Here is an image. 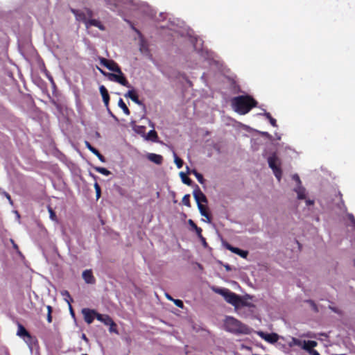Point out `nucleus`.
<instances>
[{"instance_id": "20e7f679", "label": "nucleus", "mask_w": 355, "mask_h": 355, "mask_svg": "<svg viewBox=\"0 0 355 355\" xmlns=\"http://www.w3.org/2000/svg\"><path fill=\"white\" fill-rule=\"evenodd\" d=\"M269 166L272 168L275 177L280 181L282 177V171L280 169V161L276 155L270 157L268 159Z\"/></svg>"}, {"instance_id": "4c0bfd02", "label": "nucleus", "mask_w": 355, "mask_h": 355, "mask_svg": "<svg viewBox=\"0 0 355 355\" xmlns=\"http://www.w3.org/2000/svg\"><path fill=\"white\" fill-rule=\"evenodd\" d=\"M61 294L62 296L67 297L68 298V300H67V303L70 305L71 298L70 297L69 292L67 291H62Z\"/></svg>"}, {"instance_id": "052dcab7", "label": "nucleus", "mask_w": 355, "mask_h": 355, "mask_svg": "<svg viewBox=\"0 0 355 355\" xmlns=\"http://www.w3.org/2000/svg\"><path fill=\"white\" fill-rule=\"evenodd\" d=\"M202 241V243L203 244V245L205 246L207 245V243L206 244L204 243V241Z\"/></svg>"}, {"instance_id": "473e14b6", "label": "nucleus", "mask_w": 355, "mask_h": 355, "mask_svg": "<svg viewBox=\"0 0 355 355\" xmlns=\"http://www.w3.org/2000/svg\"><path fill=\"white\" fill-rule=\"evenodd\" d=\"M193 230H195L200 241H204V243L206 244L205 239L202 235V229L197 226Z\"/></svg>"}, {"instance_id": "6e6552de", "label": "nucleus", "mask_w": 355, "mask_h": 355, "mask_svg": "<svg viewBox=\"0 0 355 355\" xmlns=\"http://www.w3.org/2000/svg\"><path fill=\"white\" fill-rule=\"evenodd\" d=\"M82 313L84 316V319L87 324H91L94 318H96L97 312L94 310H92L89 309H83L82 310Z\"/></svg>"}, {"instance_id": "9d476101", "label": "nucleus", "mask_w": 355, "mask_h": 355, "mask_svg": "<svg viewBox=\"0 0 355 355\" xmlns=\"http://www.w3.org/2000/svg\"><path fill=\"white\" fill-rule=\"evenodd\" d=\"M193 195L197 205L202 204V202L206 203L207 202L205 195L200 191L199 188L193 190Z\"/></svg>"}, {"instance_id": "4468645a", "label": "nucleus", "mask_w": 355, "mask_h": 355, "mask_svg": "<svg viewBox=\"0 0 355 355\" xmlns=\"http://www.w3.org/2000/svg\"><path fill=\"white\" fill-rule=\"evenodd\" d=\"M317 345V342L314 340H303L301 348L306 350L307 352H309L313 349V348L316 347Z\"/></svg>"}, {"instance_id": "603ef678", "label": "nucleus", "mask_w": 355, "mask_h": 355, "mask_svg": "<svg viewBox=\"0 0 355 355\" xmlns=\"http://www.w3.org/2000/svg\"><path fill=\"white\" fill-rule=\"evenodd\" d=\"M110 332H116L114 327L110 326Z\"/></svg>"}, {"instance_id": "5701e85b", "label": "nucleus", "mask_w": 355, "mask_h": 355, "mask_svg": "<svg viewBox=\"0 0 355 355\" xmlns=\"http://www.w3.org/2000/svg\"><path fill=\"white\" fill-rule=\"evenodd\" d=\"M28 334H29V333L27 331V330L21 324H18L17 335L23 338Z\"/></svg>"}, {"instance_id": "412c9836", "label": "nucleus", "mask_w": 355, "mask_h": 355, "mask_svg": "<svg viewBox=\"0 0 355 355\" xmlns=\"http://www.w3.org/2000/svg\"><path fill=\"white\" fill-rule=\"evenodd\" d=\"M227 79V81L231 87V89H240L241 85H240L236 77H234V78L228 77Z\"/></svg>"}, {"instance_id": "2f4dec72", "label": "nucleus", "mask_w": 355, "mask_h": 355, "mask_svg": "<svg viewBox=\"0 0 355 355\" xmlns=\"http://www.w3.org/2000/svg\"><path fill=\"white\" fill-rule=\"evenodd\" d=\"M263 115L269 120L270 124L272 126H274V127L277 126L276 120L271 116L270 113L265 111L263 113Z\"/></svg>"}, {"instance_id": "b1692460", "label": "nucleus", "mask_w": 355, "mask_h": 355, "mask_svg": "<svg viewBox=\"0 0 355 355\" xmlns=\"http://www.w3.org/2000/svg\"><path fill=\"white\" fill-rule=\"evenodd\" d=\"M126 97H129L134 102L137 104H140V101L138 99V97L135 93V90H129L128 92L125 95Z\"/></svg>"}, {"instance_id": "c9c22d12", "label": "nucleus", "mask_w": 355, "mask_h": 355, "mask_svg": "<svg viewBox=\"0 0 355 355\" xmlns=\"http://www.w3.org/2000/svg\"><path fill=\"white\" fill-rule=\"evenodd\" d=\"M83 11H85L86 14L87 19H89L93 17V12L91 9L85 8Z\"/></svg>"}, {"instance_id": "37998d69", "label": "nucleus", "mask_w": 355, "mask_h": 355, "mask_svg": "<svg viewBox=\"0 0 355 355\" xmlns=\"http://www.w3.org/2000/svg\"><path fill=\"white\" fill-rule=\"evenodd\" d=\"M188 223L189 225L191 226V227L194 230L195 228H196L197 225L195 224V223L191 220V219H189L188 220Z\"/></svg>"}, {"instance_id": "de8ad7c7", "label": "nucleus", "mask_w": 355, "mask_h": 355, "mask_svg": "<svg viewBox=\"0 0 355 355\" xmlns=\"http://www.w3.org/2000/svg\"><path fill=\"white\" fill-rule=\"evenodd\" d=\"M47 321L49 322H51V321H52L51 313H48V314H47Z\"/></svg>"}, {"instance_id": "13d9d810", "label": "nucleus", "mask_w": 355, "mask_h": 355, "mask_svg": "<svg viewBox=\"0 0 355 355\" xmlns=\"http://www.w3.org/2000/svg\"><path fill=\"white\" fill-rule=\"evenodd\" d=\"M99 89H106V88L105 87V86H103V85H101V86L99 87Z\"/></svg>"}, {"instance_id": "c03bdc74", "label": "nucleus", "mask_w": 355, "mask_h": 355, "mask_svg": "<svg viewBox=\"0 0 355 355\" xmlns=\"http://www.w3.org/2000/svg\"><path fill=\"white\" fill-rule=\"evenodd\" d=\"M95 155L97 156V157L102 162H105V158L98 151V153H96Z\"/></svg>"}, {"instance_id": "c756f323", "label": "nucleus", "mask_w": 355, "mask_h": 355, "mask_svg": "<svg viewBox=\"0 0 355 355\" xmlns=\"http://www.w3.org/2000/svg\"><path fill=\"white\" fill-rule=\"evenodd\" d=\"M173 157H174V162L175 163L177 167L178 168H180L182 167L183 165V161L178 157L176 153L173 152Z\"/></svg>"}, {"instance_id": "2eb2a0df", "label": "nucleus", "mask_w": 355, "mask_h": 355, "mask_svg": "<svg viewBox=\"0 0 355 355\" xmlns=\"http://www.w3.org/2000/svg\"><path fill=\"white\" fill-rule=\"evenodd\" d=\"M146 157L148 160L157 164H161L163 161L162 156L155 153H148Z\"/></svg>"}, {"instance_id": "ea45409f", "label": "nucleus", "mask_w": 355, "mask_h": 355, "mask_svg": "<svg viewBox=\"0 0 355 355\" xmlns=\"http://www.w3.org/2000/svg\"><path fill=\"white\" fill-rule=\"evenodd\" d=\"M173 302H174V304L180 307V308H183L184 305H183V302L182 301H181L180 300H175L174 299V300H173Z\"/></svg>"}, {"instance_id": "a18cd8bd", "label": "nucleus", "mask_w": 355, "mask_h": 355, "mask_svg": "<svg viewBox=\"0 0 355 355\" xmlns=\"http://www.w3.org/2000/svg\"><path fill=\"white\" fill-rule=\"evenodd\" d=\"M309 353L310 355H320V354L315 349H312Z\"/></svg>"}, {"instance_id": "a878e982", "label": "nucleus", "mask_w": 355, "mask_h": 355, "mask_svg": "<svg viewBox=\"0 0 355 355\" xmlns=\"http://www.w3.org/2000/svg\"><path fill=\"white\" fill-rule=\"evenodd\" d=\"M105 105L107 107L109 104V94L107 90H100Z\"/></svg>"}, {"instance_id": "9b49d317", "label": "nucleus", "mask_w": 355, "mask_h": 355, "mask_svg": "<svg viewBox=\"0 0 355 355\" xmlns=\"http://www.w3.org/2000/svg\"><path fill=\"white\" fill-rule=\"evenodd\" d=\"M70 10L74 15L76 20L83 21L86 24V22L88 21V19H87V16L85 11L74 8H71Z\"/></svg>"}, {"instance_id": "a211bd4d", "label": "nucleus", "mask_w": 355, "mask_h": 355, "mask_svg": "<svg viewBox=\"0 0 355 355\" xmlns=\"http://www.w3.org/2000/svg\"><path fill=\"white\" fill-rule=\"evenodd\" d=\"M24 341L28 345L30 350L32 352L33 347L36 343V339L31 336V334L26 335V336L22 338Z\"/></svg>"}, {"instance_id": "6ab92c4d", "label": "nucleus", "mask_w": 355, "mask_h": 355, "mask_svg": "<svg viewBox=\"0 0 355 355\" xmlns=\"http://www.w3.org/2000/svg\"><path fill=\"white\" fill-rule=\"evenodd\" d=\"M295 191L297 193L298 199L306 198V190L301 184L297 185L295 188Z\"/></svg>"}, {"instance_id": "39448f33", "label": "nucleus", "mask_w": 355, "mask_h": 355, "mask_svg": "<svg viewBox=\"0 0 355 355\" xmlns=\"http://www.w3.org/2000/svg\"><path fill=\"white\" fill-rule=\"evenodd\" d=\"M256 333L265 341L271 344L277 343L279 340V335L275 333L268 334L261 331H257Z\"/></svg>"}, {"instance_id": "dca6fc26", "label": "nucleus", "mask_w": 355, "mask_h": 355, "mask_svg": "<svg viewBox=\"0 0 355 355\" xmlns=\"http://www.w3.org/2000/svg\"><path fill=\"white\" fill-rule=\"evenodd\" d=\"M130 125L132 130L137 134L141 135L143 137L145 136L146 128L143 125H136L135 121L130 123Z\"/></svg>"}, {"instance_id": "f704fd0d", "label": "nucleus", "mask_w": 355, "mask_h": 355, "mask_svg": "<svg viewBox=\"0 0 355 355\" xmlns=\"http://www.w3.org/2000/svg\"><path fill=\"white\" fill-rule=\"evenodd\" d=\"M189 195H185L182 198V203L187 207H190Z\"/></svg>"}, {"instance_id": "bb28decb", "label": "nucleus", "mask_w": 355, "mask_h": 355, "mask_svg": "<svg viewBox=\"0 0 355 355\" xmlns=\"http://www.w3.org/2000/svg\"><path fill=\"white\" fill-rule=\"evenodd\" d=\"M118 105L123 110V112L126 115L130 114V111H129L128 107L126 106L125 103L123 102V101L121 98L119 99Z\"/></svg>"}, {"instance_id": "4d7b16f0", "label": "nucleus", "mask_w": 355, "mask_h": 355, "mask_svg": "<svg viewBox=\"0 0 355 355\" xmlns=\"http://www.w3.org/2000/svg\"><path fill=\"white\" fill-rule=\"evenodd\" d=\"M149 125L151 128H154V124L152 122L149 121Z\"/></svg>"}, {"instance_id": "5fc2aeb1", "label": "nucleus", "mask_w": 355, "mask_h": 355, "mask_svg": "<svg viewBox=\"0 0 355 355\" xmlns=\"http://www.w3.org/2000/svg\"><path fill=\"white\" fill-rule=\"evenodd\" d=\"M5 195H6V198L8 199V200L11 202V199H10V195H9V194H8V193H6Z\"/></svg>"}, {"instance_id": "49530a36", "label": "nucleus", "mask_w": 355, "mask_h": 355, "mask_svg": "<svg viewBox=\"0 0 355 355\" xmlns=\"http://www.w3.org/2000/svg\"><path fill=\"white\" fill-rule=\"evenodd\" d=\"M140 50L141 51H144L147 50V48L144 46V44L143 42H141V43Z\"/></svg>"}, {"instance_id": "7c9ffc66", "label": "nucleus", "mask_w": 355, "mask_h": 355, "mask_svg": "<svg viewBox=\"0 0 355 355\" xmlns=\"http://www.w3.org/2000/svg\"><path fill=\"white\" fill-rule=\"evenodd\" d=\"M192 174H193L195 175V177L196 178V179L198 180V181L200 183V184H203L204 182H205V180L203 178V176L202 174L198 173L196 171V170L195 169H192Z\"/></svg>"}, {"instance_id": "3c124183", "label": "nucleus", "mask_w": 355, "mask_h": 355, "mask_svg": "<svg viewBox=\"0 0 355 355\" xmlns=\"http://www.w3.org/2000/svg\"><path fill=\"white\" fill-rule=\"evenodd\" d=\"M306 203L307 205H311L313 204V201L311 200H306Z\"/></svg>"}, {"instance_id": "aec40b11", "label": "nucleus", "mask_w": 355, "mask_h": 355, "mask_svg": "<svg viewBox=\"0 0 355 355\" xmlns=\"http://www.w3.org/2000/svg\"><path fill=\"white\" fill-rule=\"evenodd\" d=\"M157 132H155V130H150L148 134H145V136L144 137V138L146 139V140H150V141H154V142H156L157 141Z\"/></svg>"}, {"instance_id": "f257e3e1", "label": "nucleus", "mask_w": 355, "mask_h": 355, "mask_svg": "<svg viewBox=\"0 0 355 355\" xmlns=\"http://www.w3.org/2000/svg\"><path fill=\"white\" fill-rule=\"evenodd\" d=\"M232 109L239 114H245L257 105V102L250 96H240L232 99Z\"/></svg>"}, {"instance_id": "0eeeda50", "label": "nucleus", "mask_w": 355, "mask_h": 355, "mask_svg": "<svg viewBox=\"0 0 355 355\" xmlns=\"http://www.w3.org/2000/svg\"><path fill=\"white\" fill-rule=\"evenodd\" d=\"M116 74L110 73V79L112 80H114L119 83H120L121 85L127 87L128 82L126 80L125 77L124 76L123 73H122L121 70L120 69V72H116Z\"/></svg>"}, {"instance_id": "4be33fe9", "label": "nucleus", "mask_w": 355, "mask_h": 355, "mask_svg": "<svg viewBox=\"0 0 355 355\" xmlns=\"http://www.w3.org/2000/svg\"><path fill=\"white\" fill-rule=\"evenodd\" d=\"M197 205H198V208L199 209L200 214L207 218V220H206L207 222L210 223L211 219H210V217L206 210V207L202 204H199Z\"/></svg>"}, {"instance_id": "8fccbe9b", "label": "nucleus", "mask_w": 355, "mask_h": 355, "mask_svg": "<svg viewBox=\"0 0 355 355\" xmlns=\"http://www.w3.org/2000/svg\"><path fill=\"white\" fill-rule=\"evenodd\" d=\"M186 170H187V173H186L187 174H192V170H191V169H190V168H189V166H187V167H186Z\"/></svg>"}, {"instance_id": "09e8293b", "label": "nucleus", "mask_w": 355, "mask_h": 355, "mask_svg": "<svg viewBox=\"0 0 355 355\" xmlns=\"http://www.w3.org/2000/svg\"><path fill=\"white\" fill-rule=\"evenodd\" d=\"M165 296L166 297L168 300H171V301H173L174 300V299L168 293H166L165 294Z\"/></svg>"}, {"instance_id": "f03ea898", "label": "nucleus", "mask_w": 355, "mask_h": 355, "mask_svg": "<svg viewBox=\"0 0 355 355\" xmlns=\"http://www.w3.org/2000/svg\"><path fill=\"white\" fill-rule=\"evenodd\" d=\"M223 325L225 331L236 335L250 334L252 332L250 327L232 316L225 318Z\"/></svg>"}, {"instance_id": "cd10ccee", "label": "nucleus", "mask_w": 355, "mask_h": 355, "mask_svg": "<svg viewBox=\"0 0 355 355\" xmlns=\"http://www.w3.org/2000/svg\"><path fill=\"white\" fill-rule=\"evenodd\" d=\"M187 174L184 172L180 173V177L181 178L182 182L187 185H190L191 180L187 176Z\"/></svg>"}, {"instance_id": "72a5a7b5", "label": "nucleus", "mask_w": 355, "mask_h": 355, "mask_svg": "<svg viewBox=\"0 0 355 355\" xmlns=\"http://www.w3.org/2000/svg\"><path fill=\"white\" fill-rule=\"evenodd\" d=\"M85 146L92 153H94V155L96 153H98V150L94 148V147L92 146V145L88 142V141H85Z\"/></svg>"}, {"instance_id": "ddd939ff", "label": "nucleus", "mask_w": 355, "mask_h": 355, "mask_svg": "<svg viewBox=\"0 0 355 355\" xmlns=\"http://www.w3.org/2000/svg\"><path fill=\"white\" fill-rule=\"evenodd\" d=\"M96 319L104 323L105 325L115 327V323L107 315H103L97 313Z\"/></svg>"}, {"instance_id": "a19ab883", "label": "nucleus", "mask_w": 355, "mask_h": 355, "mask_svg": "<svg viewBox=\"0 0 355 355\" xmlns=\"http://www.w3.org/2000/svg\"><path fill=\"white\" fill-rule=\"evenodd\" d=\"M348 219L351 221L352 225L355 228V218L352 214L347 215Z\"/></svg>"}, {"instance_id": "6e6d98bb", "label": "nucleus", "mask_w": 355, "mask_h": 355, "mask_svg": "<svg viewBox=\"0 0 355 355\" xmlns=\"http://www.w3.org/2000/svg\"><path fill=\"white\" fill-rule=\"evenodd\" d=\"M82 338H83V340H85V341H87V337H86V336H85V334H83V335H82Z\"/></svg>"}, {"instance_id": "f8f14e48", "label": "nucleus", "mask_w": 355, "mask_h": 355, "mask_svg": "<svg viewBox=\"0 0 355 355\" xmlns=\"http://www.w3.org/2000/svg\"><path fill=\"white\" fill-rule=\"evenodd\" d=\"M82 277L85 283L89 284H94L96 282L95 277L93 275L91 270H85L83 272Z\"/></svg>"}, {"instance_id": "f3484780", "label": "nucleus", "mask_w": 355, "mask_h": 355, "mask_svg": "<svg viewBox=\"0 0 355 355\" xmlns=\"http://www.w3.org/2000/svg\"><path fill=\"white\" fill-rule=\"evenodd\" d=\"M85 26L87 28H89V27L93 26L98 27L101 30H104L103 26L101 24V23L98 20L94 19L92 18L88 19V21L86 22Z\"/></svg>"}, {"instance_id": "58836bf2", "label": "nucleus", "mask_w": 355, "mask_h": 355, "mask_svg": "<svg viewBox=\"0 0 355 355\" xmlns=\"http://www.w3.org/2000/svg\"><path fill=\"white\" fill-rule=\"evenodd\" d=\"M49 212L50 214V218L52 220H56L57 218H56L55 214L51 207H49Z\"/></svg>"}, {"instance_id": "c85d7f7f", "label": "nucleus", "mask_w": 355, "mask_h": 355, "mask_svg": "<svg viewBox=\"0 0 355 355\" xmlns=\"http://www.w3.org/2000/svg\"><path fill=\"white\" fill-rule=\"evenodd\" d=\"M94 169L96 171H97L104 175H106V176L110 175V173H111L110 171H108L107 168H103V167L97 166V167H95Z\"/></svg>"}, {"instance_id": "79ce46f5", "label": "nucleus", "mask_w": 355, "mask_h": 355, "mask_svg": "<svg viewBox=\"0 0 355 355\" xmlns=\"http://www.w3.org/2000/svg\"><path fill=\"white\" fill-rule=\"evenodd\" d=\"M292 178L296 182L297 185L301 184L300 177L297 174L293 175Z\"/></svg>"}, {"instance_id": "7ed1b4c3", "label": "nucleus", "mask_w": 355, "mask_h": 355, "mask_svg": "<svg viewBox=\"0 0 355 355\" xmlns=\"http://www.w3.org/2000/svg\"><path fill=\"white\" fill-rule=\"evenodd\" d=\"M213 291L216 293L222 295L227 303L232 304L235 308H239L246 305L241 296L227 288H213Z\"/></svg>"}, {"instance_id": "393cba45", "label": "nucleus", "mask_w": 355, "mask_h": 355, "mask_svg": "<svg viewBox=\"0 0 355 355\" xmlns=\"http://www.w3.org/2000/svg\"><path fill=\"white\" fill-rule=\"evenodd\" d=\"M288 345L291 347L294 346H299L302 347V340H300L296 338H291V340L288 342Z\"/></svg>"}, {"instance_id": "e433bc0d", "label": "nucleus", "mask_w": 355, "mask_h": 355, "mask_svg": "<svg viewBox=\"0 0 355 355\" xmlns=\"http://www.w3.org/2000/svg\"><path fill=\"white\" fill-rule=\"evenodd\" d=\"M94 189L96 190V198L98 199L101 196V188L97 182L94 184Z\"/></svg>"}, {"instance_id": "bf43d9fd", "label": "nucleus", "mask_w": 355, "mask_h": 355, "mask_svg": "<svg viewBox=\"0 0 355 355\" xmlns=\"http://www.w3.org/2000/svg\"><path fill=\"white\" fill-rule=\"evenodd\" d=\"M262 134L264 135H268V134L267 132H262Z\"/></svg>"}, {"instance_id": "1a4fd4ad", "label": "nucleus", "mask_w": 355, "mask_h": 355, "mask_svg": "<svg viewBox=\"0 0 355 355\" xmlns=\"http://www.w3.org/2000/svg\"><path fill=\"white\" fill-rule=\"evenodd\" d=\"M224 246L226 249L229 250L232 252L238 254L239 256L243 257V258H247V256L248 254V252L246 250H241L238 248H235L232 246L230 244L226 243L224 244Z\"/></svg>"}, {"instance_id": "423d86ee", "label": "nucleus", "mask_w": 355, "mask_h": 355, "mask_svg": "<svg viewBox=\"0 0 355 355\" xmlns=\"http://www.w3.org/2000/svg\"><path fill=\"white\" fill-rule=\"evenodd\" d=\"M100 63L107 69L114 72H120V67L114 60H107L106 58H101Z\"/></svg>"}, {"instance_id": "680f3d73", "label": "nucleus", "mask_w": 355, "mask_h": 355, "mask_svg": "<svg viewBox=\"0 0 355 355\" xmlns=\"http://www.w3.org/2000/svg\"><path fill=\"white\" fill-rule=\"evenodd\" d=\"M83 355H87V354H83Z\"/></svg>"}, {"instance_id": "864d4df0", "label": "nucleus", "mask_w": 355, "mask_h": 355, "mask_svg": "<svg viewBox=\"0 0 355 355\" xmlns=\"http://www.w3.org/2000/svg\"><path fill=\"white\" fill-rule=\"evenodd\" d=\"M46 308H47V310H48V313H51V311H52V308H51V306H49V305H48V306H46Z\"/></svg>"}]
</instances>
